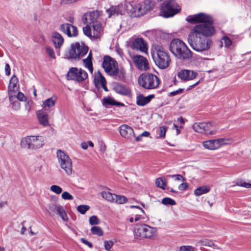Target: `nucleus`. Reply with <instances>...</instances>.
<instances>
[{"instance_id": "obj_1", "label": "nucleus", "mask_w": 251, "mask_h": 251, "mask_svg": "<svg viewBox=\"0 0 251 251\" xmlns=\"http://www.w3.org/2000/svg\"><path fill=\"white\" fill-rule=\"evenodd\" d=\"M186 21L192 24L201 23L196 25L191 31L197 35L208 38L213 35L215 32L213 25L214 20L212 17L207 14L199 13L190 15L187 17Z\"/></svg>"}, {"instance_id": "obj_2", "label": "nucleus", "mask_w": 251, "mask_h": 251, "mask_svg": "<svg viewBox=\"0 0 251 251\" xmlns=\"http://www.w3.org/2000/svg\"><path fill=\"white\" fill-rule=\"evenodd\" d=\"M187 40L191 48L198 52L207 51L212 45L210 39L197 35L192 31L188 35Z\"/></svg>"}, {"instance_id": "obj_3", "label": "nucleus", "mask_w": 251, "mask_h": 251, "mask_svg": "<svg viewBox=\"0 0 251 251\" xmlns=\"http://www.w3.org/2000/svg\"><path fill=\"white\" fill-rule=\"evenodd\" d=\"M170 50L172 53L181 60H188L192 57V52L186 44L177 38L171 41Z\"/></svg>"}, {"instance_id": "obj_4", "label": "nucleus", "mask_w": 251, "mask_h": 251, "mask_svg": "<svg viewBox=\"0 0 251 251\" xmlns=\"http://www.w3.org/2000/svg\"><path fill=\"white\" fill-rule=\"evenodd\" d=\"M88 47L84 42H75L71 45L68 51L65 53V57L68 59L78 61L88 52Z\"/></svg>"}, {"instance_id": "obj_5", "label": "nucleus", "mask_w": 251, "mask_h": 251, "mask_svg": "<svg viewBox=\"0 0 251 251\" xmlns=\"http://www.w3.org/2000/svg\"><path fill=\"white\" fill-rule=\"evenodd\" d=\"M152 56L155 64L160 69L167 68L171 59L164 49L160 46H156L152 52Z\"/></svg>"}, {"instance_id": "obj_6", "label": "nucleus", "mask_w": 251, "mask_h": 251, "mask_svg": "<svg viewBox=\"0 0 251 251\" xmlns=\"http://www.w3.org/2000/svg\"><path fill=\"white\" fill-rule=\"evenodd\" d=\"M138 82L143 88L150 90L157 88L160 84V79L153 74L144 73L138 77Z\"/></svg>"}, {"instance_id": "obj_7", "label": "nucleus", "mask_w": 251, "mask_h": 251, "mask_svg": "<svg viewBox=\"0 0 251 251\" xmlns=\"http://www.w3.org/2000/svg\"><path fill=\"white\" fill-rule=\"evenodd\" d=\"M181 8L174 0H165L161 4L160 9V15L168 18L173 17L179 13Z\"/></svg>"}, {"instance_id": "obj_8", "label": "nucleus", "mask_w": 251, "mask_h": 251, "mask_svg": "<svg viewBox=\"0 0 251 251\" xmlns=\"http://www.w3.org/2000/svg\"><path fill=\"white\" fill-rule=\"evenodd\" d=\"M45 144V138L42 136H27L21 141L23 147L31 150L42 148Z\"/></svg>"}, {"instance_id": "obj_9", "label": "nucleus", "mask_w": 251, "mask_h": 251, "mask_svg": "<svg viewBox=\"0 0 251 251\" xmlns=\"http://www.w3.org/2000/svg\"><path fill=\"white\" fill-rule=\"evenodd\" d=\"M57 157L61 168L68 175L71 174L72 172V160L69 156L61 150H58L57 151Z\"/></svg>"}, {"instance_id": "obj_10", "label": "nucleus", "mask_w": 251, "mask_h": 251, "mask_svg": "<svg viewBox=\"0 0 251 251\" xmlns=\"http://www.w3.org/2000/svg\"><path fill=\"white\" fill-rule=\"evenodd\" d=\"M88 77L87 72L76 67L71 68L66 74V78L68 80H74L77 82H82Z\"/></svg>"}, {"instance_id": "obj_11", "label": "nucleus", "mask_w": 251, "mask_h": 251, "mask_svg": "<svg viewBox=\"0 0 251 251\" xmlns=\"http://www.w3.org/2000/svg\"><path fill=\"white\" fill-rule=\"evenodd\" d=\"M232 142L233 140L231 138H219L204 141L202 145L206 149L214 150L218 149L222 146L230 144Z\"/></svg>"}, {"instance_id": "obj_12", "label": "nucleus", "mask_w": 251, "mask_h": 251, "mask_svg": "<svg viewBox=\"0 0 251 251\" xmlns=\"http://www.w3.org/2000/svg\"><path fill=\"white\" fill-rule=\"evenodd\" d=\"M49 214L52 216L55 213L58 214L63 221H67L68 219L66 212L63 206L58 204H50L48 205L47 209Z\"/></svg>"}, {"instance_id": "obj_13", "label": "nucleus", "mask_w": 251, "mask_h": 251, "mask_svg": "<svg viewBox=\"0 0 251 251\" xmlns=\"http://www.w3.org/2000/svg\"><path fill=\"white\" fill-rule=\"evenodd\" d=\"M99 16V14L97 10L86 12L82 16V22L85 25H92L93 27L95 29V24L97 22Z\"/></svg>"}, {"instance_id": "obj_14", "label": "nucleus", "mask_w": 251, "mask_h": 251, "mask_svg": "<svg viewBox=\"0 0 251 251\" xmlns=\"http://www.w3.org/2000/svg\"><path fill=\"white\" fill-rule=\"evenodd\" d=\"M117 66V62L115 60L108 55L104 56L102 66L107 74L110 75L113 71L114 68H115Z\"/></svg>"}, {"instance_id": "obj_15", "label": "nucleus", "mask_w": 251, "mask_h": 251, "mask_svg": "<svg viewBox=\"0 0 251 251\" xmlns=\"http://www.w3.org/2000/svg\"><path fill=\"white\" fill-rule=\"evenodd\" d=\"M60 29L68 37H76L78 35V30L76 26L68 23L63 24L60 25Z\"/></svg>"}, {"instance_id": "obj_16", "label": "nucleus", "mask_w": 251, "mask_h": 251, "mask_svg": "<svg viewBox=\"0 0 251 251\" xmlns=\"http://www.w3.org/2000/svg\"><path fill=\"white\" fill-rule=\"evenodd\" d=\"M198 73L193 70H182L177 74V76L179 78L184 81L191 80L195 78Z\"/></svg>"}, {"instance_id": "obj_17", "label": "nucleus", "mask_w": 251, "mask_h": 251, "mask_svg": "<svg viewBox=\"0 0 251 251\" xmlns=\"http://www.w3.org/2000/svg\"><path fill=\"white\" fill-rule=\"evenodd\" d=\"M132 60L135 66L139 70H147L149 68V63L146 57L140 55H136L133 57Z\"/></svg>"}, {"instance_id": "obj_18", "label": "nucleus", "mask_w": 251, "mask_h": 251, "mask_svg": "<svg viewBox=\"0 0 251 251\" xmlns=\"http://www.w3.org/2000/svg\"><path fill=\"white\" fill-rule=\"evenodd\" d=\"M147 46V43L143 38H137L133 41L131 47L133 50H139L141 52L146 53L148 51Z\"/></svg>"}, {"instance_id": "obj_19", "label": "nucleus", "mask_w": 251, "mask_h": 251, "mask_svg": "<svg viewBox=\"0 0 251 251\" xmlns=\"http://www.w3.org/2000/svg\"><path fill=\"white\" fill-rule=\"evenodd\" d=\"M19 89V81L18 78L13 75L11 78L8 86L9 89V98L10 101H12L13 97L12 96V93H16Z\"/></svg>"}, {"instance_id": "obj_20", "label": "nucleus", "mask_w": 251, "mask_h": 251, "mask_svg": "<svg viewBox=\"0 0 251 251\" xmlns=\"http://www.w3.org/2000/svg\"><path fill=\"white\" fill-rule=\"evenodd\" d=\"M121 135L125 138H130L134 136V130L129 126L124 124L119 127Z\"/></svg>"}, {"instance_id": "obj_21", "label": "nucleus", "mask_w": 251, "mask_h": 251, "mask_svg": "<svg viewBox=\"0 0 251 251\" xmlns=\"http://www.w3.org/2000/svg\"><path fill=\"white\" fill-rule=\"evenodd\" d=\"M154 6V2L152 0H145L142 4L138 7L139 11L142 14H145L153 9Z\"/></svg>"}, {"instance_id": "obj_22", "label": "nucleus", "mask_w": 251, "mask_h": 251, "mask_svg": "<svg viewBox=\"0 0 251 251\" xmlns=\"http://www.w3.org/2000/svg\"><path fill=\"white\" fill-rule=\"evenodd\" d=\"M126 72L123 68H118V66L114 68L113 71L110 75L112 76L115 79L119 80H124L126 77Z\"/></svg>"}, {"instance_id": "obj_23", "label": "nucleus", "mask_w": 251, "mask_h": 251, "mask_svg": "<svg viewBox=\"0 0 251 251\" xmlns=\"http://www.w3.org/2000/svg\"><path fill=\"white\" fill-rule=\"evenodd\" d=\"M37 116L39 123L43 126H46L49 125V116L46 112L43 110H39L37 112Z\"/></svg>"}, {"instance_id": "obj_24", "label": "nucleus", "mask_w": 251, "mask_h": 251, "mask_svg": "<svg viewBox=\"0 0 251 251\" xmlns=\"http://www.w3.org/2000/svg\"><path fill=\"white\" fill-rule=\"evenodd\" d=\"M205 125L203 127V134L213 135L216 133L217 129L215 123L209 122L205 123Z\"/></svg>"}, {"instance_id": "obj_25", "label": "nucleus", "mask_w": 251, "mask_h": 251, "mask_svg": "<svg viewBox=\"0 0 251 251\" xmlns=\"http://www.w3.org/2000/svg\"><path fill=\"white\" fill-rule=\"evenodd\" d=\"M154 98V95H150L147 97H145L142 94H139L136 97V104L139 106H143L149 103L151 99Z\"/></svg>"}, {"instance_id": "obj_26", "label": "nucleus", "mask_w": 251, "mask_h": 251, "mask_svg": "<svg viewBox=\"0 0 251 251\" xmlns=\"http://www.w3.org/2000/svg\"><path fill=\"white\" fill-rule=\"evenodd\" d=\"M52 42L56 49H59L63 45L64 38L62 36L57 32H53L52 34Z\"/></svg>"}, {"instance_id": "obj_27", "label": "nucleus", "mask_w": 251, "mask_h": 251, "mask_svg": "<svg viewBox=\"0 0 251 251\" xmlns=\"http://www.w3.org/2000/svg\"><path fill=\"white\" fill-rule=\"evenodd\" d=\"M102 104L106 107L108 105H115L118 106H124L123 103L116 101L113 98L111 97H104L102 100Z\"/></svg>"}, {"instance_id": "obj_28", "label": "nucleus", "mask_w": 251, "mask_h": 251, "mask_svg": "<svg viewBox=\"0 0 251 251\" xmlns=\"http://www.w3.org/2000/svg\"><path fill=\"white\" fill-rule=\"evenodd\" d=\"M114 89L117 93L124 96H127L131 93L129 89L122 84H118L116 85L114 87Z\"/></svg>"}, {"instance_id": "obj_29", "label": "nucleus", "mask_w": 251, "mask_h": 251, "mask_svg": "<svg viewBox=\"0 0 251 251\" xmlns=\"http://www.w3.org/2000/svg\"><path fill=\"white\" fill-rule=\"evenodd\" d=\"M83 62L85 67L87 68L89 71L92 73L93 71V67L92 64V53L91 50L87 58L83 60Z\"/></svg>"}, {"instance_id": "obj_30", "label": "nucleus", "mask_w": 251, "mask_h": 251, "mask_svg": "<svg viewBox=\"0 0 251 251\" xmlns=\"http://www.w3.org/2000/svg\"><path fill=\"white\" fill-rule=\"evenodd\" d=\"M134 235L136 239L144 238V227H143V224L136 226L134 230Z\"/></svg>"}, {"instance_id": "obj_31", "label": "nucleus", "mask_w": 251, "mask_h": 251, "mask_svg": "<svg viewBox=\"0 0 251 251\" xmlns=\"http://www.w3.org/2000/svg\"><path fill=\"white\" fill-rule=\"evenodd\" d=\"M94 82L96 87H100V84L103 82H106L105 77L102 75L100 71H98L97 74L95 75Z\"/></svg>"}, {"instance_id": "obj_32", "label": "nucleus", "mask_w": 251, "mask_h": 251, "mask_svg": "<svg viewBox=\"0 0 251 251\" xmlns=\"http://www.w3.org/2000/svg\"><path fill=\"white\" fill-rule=\"evenodd\" d=\"M143 227H144V238H152L155 233L154 229L146 224H143Z\"/></svg>"}, {"instance_id": "obj_33", "label": "nucleus", "mask_w": 251, "mask_h": 251, "mask_svg": "<svg viewBox=\"0 0 251 251\" xmlns=\"http://www.w3.org/2000/svg\"><path fill=\"white\" fill-rule=\"evenodd\" d=\"M108 14V18H110L112 15L122 14V11L120 9V6H112L106 10Z\"/></svg>"}, {"instance_id": "obj_34", "label": "nucleus", "mask_w": 251, "mask_h": 251, "mask_svg": "<svg viewBox=\"0 0 251 251\" xmlns=\"http://www.w3.org/2000/svg\"><path fill=\"white\" fill-rule=\"evenodd\" d=\"M167 181L165 178L162 177L157 178L155 180L156 186L160 188L165 190L166 189L165 186L167 185Z\"/></svg>"}, {"instance_id": "obj_35", "label": "nucleus", "mask_w": 251, "mask_h": 251, "mask_svg": "<svg viewBox=\"0 0 251 251\" xmlns=\"http://www.w3.org/2000/svg\"><path fill=\"white\" fill-rule=\"evenodd\" d=\"M209 191V188L206 186H202L197 188L194 191V194L196 196H200L208 192Z\"/></svg>"}, {"instance_id": "obj_36", "label": "nucleus", "mask_w": 251, "mask_h": 251, "mask_svg": "<svg viewBox=\"0 0 251 251\" xmlns=\"http://www.w3.org/2000/svg\"><path fill=\"white\" fill-rule=\"evenodd\" d=\"M204 125H205V122L195 123L193 125V128L195 131L202 133H203V127H204Z\"/></svg>"}, {"instance_id": "obj_37", "label": "nucleus", "mask_w": 251, "mask_h": 251, "mask_svg": "<svg viewBox=\"0 0 251 251\" xmlns=\"http://www.w3.org/2000/svg\"><path fill=\"white\" fill-rule=\"evenodd\" d=\"M114 201L118 204H123L126 202L127 201V199L124 196L114 194Z\"/></svg>"}, {"instance_id": "obj_38", "label": "nucleus", "mask_w": 251, "mask_h": 251, "mask_svg": "<svg viewBox=\"0 0 251 251\" xmlns=\"http://www.w3.org/2000/svg\"><path fill=\"white\" fill-rule=\"evenodd\" d=\"M91 231L93 234L99 236H101L103 234V231L102 229L99 226H92L91 228Z\"/></svg>"}, {"instance_id": "obj_39", "label": "nucleus", "mask_w": 251, "mask_h": 251, "mask_svg": "<svg viewBox=\"0 0 251 251\" xmlns=\"http://www.w3.org/2000/svg\"><path fill=\"white\" fill-rule=\"evenodd\" d=\"M55 100L53 99L52 98L47 99L44 101L42 104V107L45 108L48 107L49 108L55 105Z\"/></svg>"}, {"instance_id": "obj_40", "label": "nucleus", "mask_w": 251, "mask_h": 251, "mask_svg": "<svg viewBox=\"0 0 251 251\" xmlns=\"http://www.w3.org/2000/svg\"><path fill=\"white\" fill-rule=\"evenodd\" d=\"M101 195L104 199L111 201H114V195L108 192L103 191L101 193Z\"/></svg>"}, {"instance_id": "obj_41", "label": "nucleus", "mask_w": 251, "mask_h": 251, "mask_svg": "<svg viewBox=\"0 0 251 251\" xmlns=\"http://www.w3.org/2000/svg\"><path fill=\"white\" fill-rule=\"evenodd\" d=\"M162 203L166 205H175L176 204V202L171 198H165L162 200Z\"/></svg>"}, {"instance_id": "obj_42", "label": "nucleus", "mask_w": 251, "mask_h": 251, "mask_svg": "<svg viewBox=\"0 0 251 251\" xmlns=\"http://www.w3.org/2000/svg\"><path fill=\"white\" fill-rule=\"evenodd\" d=\"M90 208L89 205H80L77 208V211L80 212L82 214H84L87 211H88Z\"/></svg>"}, {"instance_id": "obj_43", "label": "nucleus", "mask_w": 251, "mask_h": 251, "mask_svg": "<svg viewBox=\"0 0 251 251\" xmlns=\"http://www.w3.org/2000/svg\"><path fill=\"white\" fill-rule=\"evenodd\" d=\"M201 242L202 244L204 246L212 247L214 249L217 248V246L216 245H215L213 241L211 240L204 239V240L202 241Z\"/></svg>"}, {"instance_id": "obj_44", "label": "nucleus", "mask_w": 251, "mask_h": 251, "mask_svg": "<svg viewBox=\"0 0 251 251\" xmlns=\"http://www.w3.org/2000/svg\"><path fill=\"white\" fill-rule=\"evenodd\" d=\"M167 131V127L165 126H161L158 130L159 137L158 138H164Z\"/></svg>"}, {"instance_id": "obj_45", "label": "nucleus", "mask_w": 251, "mask_h": 251, "mask_svg": "<svg viewBox=\"0 0 251 251\" xmlns=\"http://www.w3.org/2000/svg\"><path fill=\"white\" fill-rule=\"evenodd\" d=\"M89 223L91 225H99L100 223L99 219L95 215L91 216L89 218Z\"/></svg>"}, {"instance_id": "obj_46", "label": "nucleus", "mask_w": 251, "mask_h": 251, "mask_svg": "<svg viewBox=\"0 0 251 251\" xmlns=\"http://www.w3.org/2000/svg\"><path fill=\"white\" fill-rule=\"evenodd\" d=\"M90 25H86V26L83 28V32L84 34L89 37H91L92 36Z\"/></svg>"}, {"instance_id": "obj_47", "label": "nucleus", "mask_w": 251, "mask_h": 251, "mask_svg": "<svg viewBox=\"0 0 251 251\" xmlns=\"http://www.w3.org/2000/svg\"><path fill=\"white\" fill-rule=\"evenodd\" d=\"M50 189L51 191L57 194H59L62 192V188L60 186L56 185L51 186Z\"/></svg>"}, {"instance_id": "obj_48", "label": "nucleus", "mask_w": 251, "mask_h": 251, "mask_svg": "<svg viewBox=\"0 0 251 251\" xmlns=\"http://www.w3.org/2000/svg\"><path fill=\"white\" fill-rule=\"evenodd\" d=\"M46 52L50 58L53 59L55 58L54 50L50 47H47L46 48Z\"/></svg>"}, {"instance_id": "obj_49", "label": "nucleus", "mask_w": 251, "mask_h": 251, "mask_svg": "<svg viewBox=\"0 0 251 251\" xmlns=\"http://www.w3.org/2000/svg\"><path fill=\"white\" fill-rule=\"evenodd\" d=\"M222 39L224 42L225 47L228 48L232 45L231 39L227 36H224Z\"/></svg>"}, {"instance_id": "obj_50", "label": "nucleus", "mask_w": 251, "mask_h": 251, "mask_svg": "<svg viewBox=\"0 0 251 251\" xmlns=\"http://www.w3.org/2000/svg\"><path fill=\"white\" fill-rule=\"evenodd\" d=\"M61 197L64 200H72L74 199L72 195H71L68 192H64L62 194Z\"/></svg>"}, {"instance_id": "obj_51", "label": "nucleus", "mask_w": 251, "mask_h": 251, "mask_svg": "<svg viewBox=\"0 0 251 251\" xmlns=\"http://www.w3.org/2000/svg\"><path fill=\"white\" fill-rule=\"evenodd\" d=\"M104 248L106 250L109 251L111 247L113 245V242L112 241H105L104 242Z\"/></svg>"}, {"instance_id": "obj_52", "label": "nucleus", "mask_w": 251, "mask_h": 251, "mask_svg": "<svg viewBox=\"0 0 251 251\" xmlns=\"http://www.w3.org/2000/svg\"><path fill=\"white\" fill-rule=\"evenodd\" d=\"M180 251H194L193 248L190 246H183L180 248Z\"/></svg>"}, {"instance_id": "obj_53", "label": "nucleus", "mask_w": 251, "mask_h": 251, "mask_svg": "<svg viewBox=\"0 0 251 251\" xmlns=\"http://www.w3.org/2000/svg\"><path fill=\"white\" fill-rule=\"evenodd\" d=\"M183 91V89L181 88H179L178 90L174 91H172L169 93V95L171 96H174L176 95L180 94L182 93Z\"/></svg>"}, {"instance_id": "obj_54", "label": "nucleus", "mask_w": 251, "mask_h": 251, "mask_svg": "<svg viewBox=\"0 0 251 251\" xmlns=\"http://www.w3.org/2000/svg\"><path fill=\"white\" fill-rule=\"evenodd\" d=\"M16 98L20 101H24L25 97L23 93L19 92L16 96Z\"/></svg>"}, {"instance_id": "obj_55", "label": "nucleus", "mask_w": 251, "mask_h": 251, "mask_svg": "<svg viewBox=\"0 0 251 251\" xmlns=\"http://www.w3.org/2000/svg\"><path fill=\"white\" fill-rule=\"evenodd\" d=\"M188 187V185L187 183H182L178 186V189L180 190L183 191L186 190Z\"/></svg>"}, {"instance_id": "obj_56", "label": "nucleus", "mask_w": 251, "mask_h": 251, "mask_svg": "<svg viewBox=\"0 0 251 251\" xmlns=\"http://www.w3.org/2000/svg\"><path fill=\"white\" fill-rule=\"evenodd\" d=\"M168 176L171 177H175L176 180H180L182 179V180L184 181L185 178L180 175H169Z\"/></svg>"}, {"instance_id": "obj_57", "label": "nucleus", "mask_w": 251, "mask_h": 251, "mask_svg": "<svg viewBox=\"0 0 251 251\" xmlns=\"http://www.w3.org/2000/svg\"><path fill=\"white\" fill-rule=\"evenodd\" d=\"M81 241L83 244H85L86 245L88 246L89 248H92L93 247L92 244L86 240L85 238H82L81 239Z\"/></svg>"}, {"instance_id": "obj_58", "label": "nucleus", "mask_w": 251, "mask_h": 251, "mask_svg": "<svg viewBox=\"0 0 251 251\" xmlns=\"http://www.w3.org/2000/svg\"><path fill=\"white\" fill-rule=\"evenodd\" d=\"M5 75L9 76L10 75V67L8 64L6 63L5 66Z\"/></svg>"}, {"instance_id": "obj_59", "label": "nucleus", "mask_w": 251, "mask_h": 251, "mask_svg": "<svg viewBox=\"0 0 251 251\" xmlns=\"http://www.w3.org/2000/svg\"><path fill=\"white\" fill-rule=\"evenodd\" d=\"M150 135V133L148 131H145L143 132L141 134V136L144 137H149Z\"/></svg>"}, {"instance_id": "obj_60", "label": "nucleus", "mask_w": 251, "mask_h": 251, "mask_svg": "<svg viewBox=\"0 0 251 251\" xmlns=\"http://www.w3.org/2000/svg\"><path fill=\"white\" fill-rule=\"evenodd\" d=\"M106 82H103L102 83V84H101V87H102V88L103 89V90L106 91V92H107L108 91L107 87L106 86Z\"/></svg>"}, {"instance_id": "obj_61", "label": "nucleus", "mask_w": 251, "mask_h": 251, "mask_svg": "<svg viewBox=\"0 0 251 251\" xmlns=\"http://www.w3.org/2000/svg\"><path fill=\"white\" fill-rule=\"evenodd\" d=\"M243 187H245V188H251V184L250 183H246V182H244L243 183Z\"/></svg>"}, {"instance_id": "obj_62", "label": "nucleus", "mask_w": 251, "mask_h": 251, "mask_svg": "<svg viewBox=\"0 0 251 251\" xmlns=\"http://www.w3.org/2000/svg\"><path fill=\"white\" fill-rule=\"evenodd\" d=\"M81 147L82 149H83L84 150H86L88 148V145L87 144L84 142V143H82L81 144Z\"/></svg>"}, {"instance_id": "obj_63", "label": "nucleus", "mask_w": 251, "mask_h": 251, "mask_svg": "<svg viewBox=\"0 0 251 251\" xmlns=\"http://www.w3.org/2000/svg\"><path fill=\"white\" fill-rule=\"evenodd\" d=\"M244 182L243 181H242V180H241V181H237V185L238 186H239L243 187V183H244Z\"/></svg>"}, {"instance_id": "obj_64", "label": "nucleus", "mask_w": 251, "mask_h": 251, "mask_svg": "<svg viewBox=\"0 0 251 251\" xmlns=\"http://www.w3.org/2000/svg\"><path fill=\"white\" fill-rule=\"evenodd\" d=\"M26 230V228L25 227L23 226L21 229V234H24L25 231Z\"/></svg>"}]
</instances>
